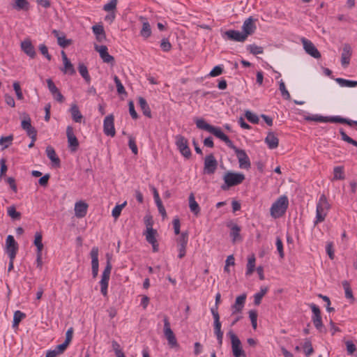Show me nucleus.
Returning <instances> with one entry per match:
<instances>
[{
  "label": "nucleus",
  "mask_w": 357,
  "mask_h": 357,
  "mask_svg": "<svg viewBox=\"0 0 357 357\" xmlns=\"http://www.w3.org/2000/svg\"><path fill=\"white\" fill-rule=\"evenodd\" d=\"M333 174V180H344L345 178L344 167L342 166L335 167Z\"/></svg>",
  "instance_id": "nucleus-36"
},
{
  "label": "nucleus",
  "mask_w": 357,
  "mask_h": 357,
  "mask_svg": "<svg viewBox=\"0 0 357 357\" xmlns=\"http://www.w3.org/2000/svg\"><path fill=\"white\" fill-rule=\"evenodd\" d=\"M249 317L251 321L252 326L254 329H256L257 326V312L256 310L249 311Z\"/></svg>",
  "instance_id": "nucleus-54"
},
{
  "label": "nucleus",
  "mask_w": 357,
  "mask_h": 357,
  "mask_svg": "<svg viewBox=\"0 0 357 357\" xmlns=\"http://www.w3.org/2000/svg\"><path fill=\"white\" fill-rule=\"evenodd\" d=\"M88 204L82 201L77 202L75 204V215L78 218H84L87 213Z\"/></svg>",
  "instance_id": "nucleus-22"
},
{
  "label": "nucleus",
  "mask_w": 357,
  "mask_h": 357,
  "mask_svg": "<svg viewBox=\"0 0 357 357\" xmlns=\"http://www.w3.org/2000/svg\"><path fill=\"white\" fill-rule=\"evenodd\" d=\"M255 268V255H252L248 258V261L247 264L246 275H250L254 272Z\"/></svg>",
  "instance_id": "nucleus-43"
},
{
  "label": "nucleus",
  "mask_w": 357,
  "mask_h": 357,
  "mask_svg": "<svg viewBox=\"0 0 357 357\" xmlns=\"http://www.w3.org/2000/svg\"><path fill=\"white\" fill-rule=\"evenodd\" d=\"M138 102L144 115L149 118H151L152 116L151 109L146 100L142 97H139Z\"/></svg>",
  "instance_id": "nucleus-31"
},
{
  "label": "nucleus",
  "mask_w": 357,
  "mask_h": 357,
  "mask_svg": "<svg viewBox=\"0 0 357 357\" xmlns=\"http://www.w3.org/2000/svg\"><path fill=\"white\" fill-rule=\"evenodd\" d=\"M94 49L99 52L100 56L104 63H111L112 65L114 63V58L108 53L107 46L95 45Z\"/></svg>",
  "instance_id": "nucleus-14"
},
{
  "label": "nucleus",
  "mask_w": 357,
  "mask_h": 357,
  "mask_svg": "<svg viewBox=\"0 0 357 357\" xmlns=\"http://www.w3.org/2000/svg\"><path fill=\"white\" fill-rule=\"evenodd\" d=\"M112 268V266L110 262V258L107 257V264H106V266L102 272L101 280L100 281V291H101V294L105 296H107V294L108 282H109Z\"/></svg>",
  "instance_id": "nucleus-7"
},
{
  "label": "nucleus",
  "mask_w": 357,
  "mask_h": 357,
  "mask_svg": "<svg viewBox=\"0 0 357 357\" xmlns=\"http://www.w3.org/2000/svg\"><path fill=\"white\" fill-rule=\"evenodd\" d=\"M91 269L93 278H96L98 274V248L93 247L91 250Z\"/></svg>",
  "instance_id": "nucleus-17"
},
{
  "label": "nucleus",
  "mask_w": 357,
  "mask_h": 357,
  "mask_svg": "<svg viewBox=\"0 0 357 357\" xmlns=\"http://www.w3.org/2000/svg\"><path fill=\"white\" fill-rule=\"evenodd\" d=\"M247 49L250 51V52L254 55L263 54L264 50L262 47L257 46L255 44L250 45L248 46Z\"/></svg>",
  "instance_id": "nucleus-49"
},
{
  "label": "nucleus",
  "mask_w": 357,
  "mask_h": 357,
  "mask_svg": "<svg viewBox=\"0 0 357 357\" xmlns=\"http://www.w3.org/2000/svg\"><path fill=\"white\" fill-rule=\"evenodd\" d=\"M224 142L235 152L238 160L239 167L243 169H248L251 166V163L245 151L237 148L228 137L227 139H226Z\"/></svg>",
  "instance_id": "nucleus-2"
},
{
  "label": "nucleus",
  "mask_w": 357,
  "mask_h": 357,
  "mask_svg": "<svg viewBox=\"0 0 357 357\" xmlns=\"http://www.w3.org/2000/svg\"><path fill=\"white\" fill-rule=\"evenodd\" d=\"M47 156L53 162L54 165L59 167H60V159L57 157L55 150L53 147L49 146L46 148Z\"/></svg>",
  "instance_id": "nucleus-28"
},
{
  "label": "nucleus",
  "mask_w": 357,
  "mask_h": 357,
  "mask_svg": "<svg viewBox=\"0 0 357 357\" xmlns=\"http://www.w3.org/2000/svg\"><path fill=\"white\" fill-rule=\"evenodd\" d=\"M218 167V161L213 154L211 153L204 158V172L206 174H213Z\"/></svg>",
  "instance_id": "nucleus-9"
},
{
  "label": "nucleus",
  "mask_w": 357,
  "mask_h": 357,
  "mask_svg": "<svg viewBox=\"0 0 357 357\" xmlns=\"http://www.w3.org/2000/svg\"><path fill=\"white\" fill-rule=\"evenodd\" d=\"M342 286L344 289L345 297L347 298L354 300V298L352 290H351V288L350 287V284H349V282L347 280H344L342 282Z\"/></svg>",
  "instance_id": "nucleus-45"
},
{
  "label": "nucleus",
  "mask_w": 357,
  "mask_h": 357,
  "mask_svg": "<svg viewBox=\"0 0 357 357\" xmlns=\"http://www.w3.org/2000/svg\"><path fill=\"white\" fill-rule=\"evenodd\" d=\"M114 122V117L113 114H109L105 118L103 121V131L107 136H115L116 131Z\"/></svg>",
  "instance_id": "nucleus-11"
},
{
  "label": "nucleus",
  "mask_w": 357,
  "mask_h": 357,
  "mask_svg": "<svg viewBox=\"0 0 357 357\" xmlns=\"http://www.w3.org/2000/svg\"><path fill=\"white\" fill-rule=\"evenodd\" d=\"M241 227L236 224H232L231 226L230 236L232 238L233 243L237 241H241V237L240 235Z\"/></svg>",
  "instance_id": "nucleus-33"
},
{
  "label": "nucleus",
  "mask_w": 357,
  "mask_h": 357,
  "mask_svg": "<svg viewBox=\"0 0 357 357\" xmlns=\"http://www.w3.org/2000/svg\"><path fill=\"white\" fill-rule=\"evenodd\" d=\"M13 89L15 91L17 98L18 100H22L24 98L23 93L22 92V89L20 87V84L18 82H15L13 83Z\"/></svg>",
  "instance_id": "nucleus-58"
},
{
  "label": "nucleus",
  "mask_w": 357,
  "mask_h": 357,
  "mask_svg": "<svg viewBox=\"0 0 357 357\" xmlns=\"http://www.w3.org/2000/svg\"><path fill=\"white\" fill-rule=\"evenodd\" d=\"M112 348L115 352L116 357H126L124 353L120 349L119 344L115 340L112 341Z\"/></svg>",
  "instance_id": "nucleus-55"
},
{
  "label": "nucleus",
  "mask_w": 357,
  "mask_h": 357,
  "mask_svg": "<svg viewBox=\"0 0 357 357\" xmlns=\"http://www.w3.org/2000/svg\"><path fill=\"white\" fill-rule=\"evenodd\" d=\"M157 234V231L153 228H149V230H146V240L149 243H154L155 241H157L155 235Z\"/></svg>",
  "instance_id": "nucleus-39"
},
{
  "label": "nucleus",
  "mask_w": 357,
  "mask_h": 357,
  "mask_svg": "<svg viewBox=\"0 0 357 357\" xmlns=\"http://www.w3.org/2000/svg\"><path fill=\"white\" fill-rule=\"evenodd\" d=\"M246 299V294H243L236 298L235 303L232 305V314L241 312Z\"/></svg>",
  "instance_id": "nucleus-24"
},
{
  "label": "nucleus",
  "mask_w": 357,
  "mask_h": 357,
  "mask_svg": "<svg viewBox=\"0 0 357 357\" xmlns=\"http://www.w3.org/2000/svg\"><path fill=\"white\" fill-rule=\"evenodd\" d=\"M224 183L221 185L222 190H227L231 187L238 185L245 180L243 173L227 172L223 176Z\"/></svg>",
  "instance_id": "nucleus-1"
},
{
  "label": "nucleus",
  "mask_w": 357,
  "mask_h": 357,
  "mask_svg": "<svg viewBox=\"0 0 357 357\" xmlns=\"http://www.w3.org/2000/svg\"><path fill=\"white\" fill-rule=\"evenodd\" d=\"M195 123L199 129L208 131L222 141L224 142L226 139H227V136L222 131L220 128L210 125L204 119H197L195 121Z\"/></svg>",
  "instance_id": "nucleus-4"
},
{
  "label": "nucleus",
  "mask_w": 357,
  "mask_h": 357,
  "mask_svg": "<svg viewBox=\"0 0 357 357\" xmlns=\"http://www.w3.org/2000/svg\"><path fill=\"white\" fill-rule=\"evenodd\" d=\"M339 132H340V134L341 135L342 139L343 141L357 147V141H356V140L353 139L352 138H351L350 137H349L342 128H340Z\"/></svg>",
  "instance_id": "nucleus-48"
},
{
  "label": "nucleus",
  "mask_w": 357,
  "mask_h": 357,
  "mask_svg": "<svg viewBox=\"0 0 357 357\" xmlns=\"http://www.w3.org/2000/svg\"><path fill=\"white\" fill-rule=\"evenodd\" d=\"M312 321L315 328L319 331H321L323 328L321 316H312Z\"/></svg>",
  "instance_id": "nucleus-57"
},
{
  "label": "nucleus",
  "mask_w": 357,
  "mask_h": 357,
  "mask_svg": "<svg viewBox=\"0 0 357 357\" xmlns=\"http://www.w3.org/2000/svg\"><path fill=\"white\" fill-rule=\"evenodd\" d=\"M256 21L257 20L254 19L252 17H250L244 21L242 30L243 33L246 34L247 38L248 36L255 33L257 28L255 23Z\"/></svg>",
  "instance_id": "nucleus-18"
},
{
  "label": "nucleus",
  "mask_w": 357,
  "mask_h": 357,
  "mask_svg": "<svg viewBox=\"0 0 357 357\" xmlns=\"http://www.w3.org/2000/svg\"><path fill=\"white\" fill-rule=\"evenodd\" d=\"M70 112L73 120L76 123H81L83 119V116L81 114L78 106L76 104H73L70 107Z\"/></svg>",
  "instance_id": "nucleus-30"
},
{
  "label": "nucleus",
  "mask_w": 357,
  "mask_h": 357,
  "mask_svg": "<svg viewBox=\"0 0 357 357\" xmlns=\"http://www.w3.org/2000/svg\"><path fill=\"white\" fill-rule=\"evenodd\" d=\"M351 56V48L350 45L346 43L343 46L341 55V63L343 67H347L349 64L350 57Z\"/></svg>",
  "instance_id": "nucleus-23"
},
{
  "label": "nucleus",
  "mask_w": 357,
  "mask_h": 357,
  "mask_svg": "<svg viewBox=\"0 0 357 357\" xmlns=\"http://www.w3.org/2000/svg\"><path fill=\"white\" fill-rule=\"evenodd\" d=\"M64 68L62 69L64 73H69L70 75H74L75 73V70L73 67V65L71 63L70 61L66 60L63 61Z\"/></svg>",
  "instance_id": "nucleus-46"
},
{
  "label": "nucleus",
  "mask_w": 357,
  "mask_h": 357,
  "mask_svg": "<svg viewBox=\"0 0 357 357\" xmlns=\"http://www.w3.org/2000/svg\"><path fill=\"white\" fill-rule=\"evenodd\" d=\"M214 334L215 335L218 340V343L220 347L222 345V340H223V332L221 329V322L220 319L214 321Z\"/></svg>",
  "instance_id": "nucleus-29"
},
{
  "label": "nucleus",
  "mask_w": 357,
  "mask_h": 357,
  "mask_svg": "<svg viewBox=\"0 0 357 357\" xmlns=\"http://www.w3.org/2000/svg\"><path fill=\"white\" fill-rule=\"evenodd\" d=\"M155 202L158 208L159 213L162 215L163 218L166 217L167 213L164 206L162 205L160 198L155 199Z\"/></svg>",
  "instance_id": "nucleus-59"
},
{
  "label": "nucleus",
  "mask_w": 357,
  "mask_h": 357,
  "mask_svg": "<svg viewBox=\"0 0 357 357\" xmlns=\"http://www.w3.org/2000/svg\"><path fill=\"white\" fill-rule=\"evenodd\" d=\"M225 36H227V39L237 42H244L247 39L246 34L232 29L226 31Z\"/></svg>",
  "instance_id": "nucleus-19"
},
{
  "label": "nucleus",
  "mask_w": 357,
  "mask_h": 357,
  "mask_svg": "<svg viewBox=\"0 0 357 357\" xmlns=\"http://www.w3.org/2000/svg\"><path fill=\"white\" fill-rule=\"evenodd\" d=\"M301 42L307 54L315 59H319L321 57V53L310 40L302 38Z\"/></svg>",
  "instance_id": "nucleus-12"
},
{
  "label": "nucleus",
  "mask_w": 357,
  "mask_h": 357,
  "mask_svg": "<svg viewBox=\"0 0 357 357\" xmlns=\"http://www.w3.org/2000/svg\"><path fill=\"white\" fill-rule=\"evenodd\" d=\"M13 140V136L12 135L6 137H1L0 138V145H3V149H6L11 144Z\"/></svg>",
  "instance_id": "nucleus-51"
},
{
  "label": "nucleus",
  "mask_w": 357,
  "mask_h": 357,
  "mask_svg": "<svg viewBox=\"0 0 357 357\" xmlns=\"http://www.w3.org/2000/svg\"><path fill=\"white\" fill-rule=\"evenodd\" d=\"M330 207L326 197L324 194L321 195L317 204L315 224L324 221Z\"/></svg>",
  "instance_id": "nucleus-5"
},
{
  "label": "nucleus",
  "mask_w": 357,
  "mask_h": 357,
  "mask_svg": "<svg viewBox=\"0 0 357 357\" xmlns=\"http://www.w3.org/2000/svg\"><path fill=\"white\" fill-rule=\"evenodd\" d=\"M304 353L306 356H310L314 353V349L312 342L309 339H305L303 345Z\"/></svg>",
  "instance_id": "nucleus-41"
},
{
  "label": "nucleus",
  "mask_w": 357,
  "mask_h": 357,
  "mask_svg": "<svg viewBox=\"0 0 357 357\" xmlns=\"http://www.w3.org/2000/svg\"><path fill=\"white\" fill-rule=\"evenodd\" d=\"M265 142L269 149H274L278 146L279 139L273 132H270L265 138Z\"/></svg>",
  "instance_id": "nucleus-27"
},
{
  "label": "nucleus",
  "mask_w": 357,
  "mask_h": 357,
  "mask_svg": "<svg viewBox=\"0 0 357 357\" xmlns=\"http://www.w3.org/2000/svg\"><path fill=\"white\" fill-rule=\"evenodd\" d=\"M335 81L341 86L345 87H355L357 86V81H351L343 78H337Z\"/></svg>",
  "instance_id": "nucleus-38"
},
{
  "label": "nucleus",
  "mask_w": 357,
  "mask_h": 357,
  "mask_svg": "<svg viewBox=\"0 0 357 357\" xmlns=\"http://www.w3.org/2000/svg\"><path fill=\"white\" fill-rule=\"evenodd\" d=\"M18 10H29V2L26 0H15V6H13Z\"/></svg>",
  "instance_id": "nucleus-44"
},
{
  "label": "nucleus",
  "mask_w": 357,
  "mask_h": 357,
  "mask_svg": "<svg viewBox=\"0 0 357 357\" xmlns=\"http://www.w3.org/2000/svg\"><path fill=\"white\" fill-rule=\"evenodd\" d=\"M160 47L164 52H169L172 49V45L167 38L161 40Z\"/></svg>",
  "instance_id": "nucleus-64"
},
{
  "label": "nucleus",
  "mask_w": 357,
  "mask_h": 357,
  "mask_svg": "<svg viewBox=\"0 0 357 357\" xmlns=\"http://www.w3.org/2000/svg\"><path fill=\"white\" fill-rule=\"evenodd\" d=\"M26 317L24 312L17 310L14 313L13 327H17L20 322Z\"/></svg>",
  "instance_id": "nucleus-40"
},
{
  "label": "nucleus",
  "mask_w": 357,
  "mask_h": 357,
  "mask_svg": "<svg viewBox=\"0 0 357 357\" xmlns=\"http://www.w3.org/2000/svg\"><path fill=\"white\" fill-rule=\"evenodd\" d=\"M128 146L135 155L138 153L137 146L136 145L135 139L132 136H129Z\"/></svg>",
  "instance_id": "nucleus-63"
},
{
  "label": "nucleus",
  "mask_w": 357,
  "mask_h": 357,
  "mask_svg": "<svg viewBox=\"0 0 357 357\" xmlns=\"http://www.w3.org/2000/svg\"><path fill=\"white\" fill-rule=\"evenodd\" d=\"M92 30L98 42L102 43L106 40L105 31L102 24H96L93 26Z\"/></svg>",
  "instance_id": "nucleus-25"
},
{
  "label": "nucleus",
  "mask_w": 357,
  "mask_h": 357,
  "mask_svg": "<svg viewBox=\"0 0 357 357\" xmlns=\"http://www.w3.org/2000/svg\"><path fill=\"white\" fill-rule=\"evenodd\" d=\"M338 116H322L319 115L306 116L304 117L305 120L308 121H317V122H331L337 123L335 119H337Z\"/></svg>",
  "instance_id": "nucleus-21"
},
{
  "label": "nucleus",
  "mask_w": 357,
  "mask_h": 357,
  "mask_svg": "<svg viewBox=\"0 0 357 357\" xmlns=\"http://www.w3.org/2000/svg\"><path fill=\"white\" fill-rule=\"evenodd\" d=\"M268 287H262L260 289L259 292L257 293L254 296V303L256 305H259L261 303L263 296L267 293Z\"/></svg>",
  "instance_id": "nucleus-37"
},
{
  "label": "nucleus",
  "mask_w": 357,
  "mask_h": 357,
  "mask_svg": "<svg viewBox=\"0 0 357 357\" xmlns=\"http://www.w3.org/2000/svg\"><path fill=\"white\" fill-rule=\"evenodd\" d=\"M164 334L165 337L167 338L169 344L172 347L177 346V341L174 333L170 328V323L167 316L164 317Z\"/></svg>",
  "instance_id": "nucleus-10"
},
{
  "label": "nucleus",
  "mask_w": 357,
  "mask_h": 357,
  "mask_svg": "<svg viewBox=\"0 0 357 357\" xmlns=\"http://www.w3.org/2000/svg\"><path fill=\"white\" fill-rule=\"evenodd\" d=\"M78 71L82 77L85 79L87 83L91 81V77L88 72L87 67L82 63H80L78 66Z\"/></svg>",
  "instance_id": "nucleus-35"
},
{
  "label": "nucleus",
  "mask_w": 357,
  "mask_h": 357,
  "mask_svg": "<svg viewBox=\"0 0 357 357\" xmlns=\"http://www.w3.org/2000/svg\"><path fill=\"white\" fill-rule=\"evenodd\" d=\"M335 120L337 121V123L347 124L350 126H352L354 125H357V121H353L351 119H345V118L341 117L340 116H338L337 119H335Z\"/></svg>",
  "instance_id": "nucleus-62"
},
{
  "label": "nucleus",
  "mask_w": 357,
  "mask_h": 357,
  "mask_svg": "<svg viewBox=\"0 0 357 357\" xmlns=\"http://www.w3.org/2000/svg\"><path fill=\"white\" fill-rule=\"evenodd\" d=\"M140 34L142 37L147 38L151 35V29L148 22H144L142 24V29L140 31Z\"/></svg>",
  "instance_id": "nucleus-42"
},
{
  "label": "nucleus",
  "mask_w": 357,
  "mask_h": 357,
  "mask_svg": "<svg viewBox=\"0 0 357 357\" xmlns=\"http://www.w3.org/2000/svg\"><path fill=\"white\" fill-rule=\"evenodd\" d=\"M127 202H124L121 204L116 205L112 210V215L115 218L117 219L121 213L122 209L126 206Z\"/></svg>",
  "instance_id": "nucleus-47"
},
{
  "label": "nucleus",
  "mask_w": 357,
  "mask_h": 357,
  "mask_svg": "<svg viewBox=\"0 0 357 357\" xmlns=\"http://www.w3.org/2000/svg\"><path fill=\"white\" fill-rule=\"evenodd\" d=\"M22 50L30 58L33 59L36 52L30 40L26 39L21 43Z\"/></svg>",
  "instance_id": "nucleus-20"
},
{
  "label": "nucleus",
  "mask_w": 357,
  "mask_h": 357,
  "mask_svg": "<svg viewBox=\"0 0 357 357\" xmlns=\"http://www.w3.org/2000/svg\"><path fill=\"white\" fill-rule=\"evenodd\" d=\"M114 81L116 84L118 93L119 94H126V91L125 90L123 85L122 84L121 80L119 79V77L116 75H114Z\"/></svg>",
  "instance_id": "nucleus-52"
},
{
  "label": "nucleus",
  "mask_w": 357,
  "mask_h": 357,
  "mask_svg": "<svg viewBox=\"0 0 357 357\" xmlns=\"http://www.w3.org/2000/svg\"><path fill=\"white\" fill-rule=\"evenodd\" d=\"M42 239H43L42 233L40 231L36 232L33 244L36 247L37 252H42L43 248H44L43 242H42Z\"/></svg>",
  "instance_id": "nucleus-34"
},
{
  "label": "nucleus",
  "mask_w": 357,
  "mask_h": 357,
  "mask_svg": "<svg viewBox=\"0 0 357 357\" xmlns=\"http://www.w3.org/2000/svg\"><path fill=\"white\" fill-rule=\"evenodd\" d=\"M188 241V236L187 232L181 233L180 237L177 239L178 258L182 259L185 257L186 253V246Z\"/></svg>",
  "instance_id": "nucleus-15"
},
{
  "label": "nucleus",
  "mask_w": 357,
  "mask_h": 357,
  "mask_svg": "<svg viewBox=\"0 0 357 357\" xmlns=\"http://www.w3.org/2000/svg\"><path fill=\"white\" fill-rule=\"evenodd\" d=\"M6 244V252L9 256V258H15L18 245L12 235H8L7 236Z\"/></svg>",
  "instance_id": "nucleus-16"
},
{
  "label": "nucleus",
  "mask_w": 357,
  "mask_h": 357,
  "mask_svg": "<svg viewBox=\"0 0 357 357\" xmlns=\"http://www.w3.org/2000/svg\"><path fill=\"white\" fill-rule=\"evenodd\" d=\"M245 116L246 119L252 123H258L259 122V117L251 112L250 111L248 110L245 112Z\"/></svg>",
  "instance_id": "nucleus-56"
},
{
  "label": "nucleus",
  "mask_w": 357,
  "mask_h": 357,
  "mask_svg": "<svg viewBox=\"0 0 357 357\" xmlns=\"http://www.w3.org/2000/svg\"><path fill=\"white\" fill-rule=\"evenodd\" d=\"M8 215L14 220H18L21 217V213L16 211L15 206H11L8 208Z\"/></svg>",
  "instance_id": "nucleus-50"
},
{
  "label": "nucleus",
  "mask_w": 357,
  "mask_h": 357,
  "mask_svg": "<svg viewBox=\"0 0 357 357\" xmlns=\"http://www.w3.org/2000/svg\"><path fill=\"white\" fill-rule=\"evenodd\" d=\"M118 0H110V1L103 6V10L105 11H112L116 9Z\"/></svg>",
  "instance_id": "nucleus-61"
},
{
  "label": "nucleus",
  "mask_w": 357,
  "mask_h": 357,
  "mask_svg": "<svg viewBox=\"0 0 357 357\" xmlns=\"http://www.w3.org/2000/svg\"><path fill=\"white\" fill-rule=\"evenodd\" d=\"M175 139L176 146H177L181 155L188 159L190 158L192 153L188 146V139L181 135H176Z\"/></svg>",
  "instance_id": "nucleus-8"
},
{
  "label": "nucleus",
  "mask_w": 357,
  "mask_h": 357,
  "mask_svg": "<svg viewBox=\"0 0 357 357\" xmlns=\"http://www.w3.org/2000/svg\"><path fill=\"white\" fill-rule=\"evenodd\" d=\"M289 206V201L287 197L282 195L271 206L270 212L271 215L274 218H278L282 216Z\"/></svg>",
  "instance_id": "nucleus-3"
},
{
  "label": "nucleus",
  "mask_w": 357,
  "mask_h": 357,
  "mask_svg": "<svg viewBox=\"0 0 357 357\" xmlns=\"http://www.w3.org/2000/svg\"><path fill=\"white\" fill-rule=\"evenodd\" d=\"M279 89L281 91V94L284 99L290 100L291 96L289 91L287 90L285 84L282 80L280 82Z\"/></svg>",
  "instance_id": "nucleus-53"
},
{
  "label": "nucleus",
  "mask_w": 357,
  "mask_h": 357,
  "mask_svg": "<svg viewBox=\"0 0 357 357\" xmlns=\"http://www.w3.org/2000/svg\"><path fill=\"white\" fill-rule=\"evenodd\" d=\"M66 136L68 139V147L70 151L74 152L76 151L79 146V142L77 138L74 134L73 128L68 126L66 128Z\"/></svg>",
  "instance_id": "nucleus-13"
},
{
  "label": "nucleus",
  "mask_w": 357,
  "mask_h": 357,
  "mask_svg": "<svg viewBox=\"0 0 357 357\" xmlns=\"http://www.w3.org/2000/svg\"><path fill=\"white\" fill-rule=\"evenodd\" d=\"M227 335L231 340V351L234 357H247L243 349L241 342L232 329H230Z\"/></svg>",
  "instance_id": "nucleus-6"
},
{
  "label": "nucleus",
  "mask_w": 357,
  "mask_h": 357,
  "mask_svg": "<svg viewBox=\"0 0 357 357\" xmlns=\"http://www.w3.org/2000/svg\"><path fill=\"white\" fill-rule=\"evenodd\" d=\"M189 207L191 212H192L195 215H198L200 213V207L195 201L193 193H191L189 196Z\"/></svg>",
  "instance_id": "nucleus-32"
},
{
  "label": "nucleus",
  "mask_w": 357,
  "mask_h": 357,
  "mask_svg": "<svg viewBox=\"0 0 357 357\" xmlns=\"http://www.w3.org/2000/svg\"><path fill=\"white\" fill-rule=\"evenodd\" d=\"M347 347V351L349 355H354L356 351V347L354 342L351 340H348L345 342Z\"/></svg>",
  "instance_id": "nucleus-60"
},
{
  "label": "nucleus",
  "mask_w": 357,
  "mask_h": 357,
  "mask_svg": "<svg viewBox=\"0 0 357 357\" xmlns=\"http://www.w3.org/2000/svg\"><path fill=\"white\" fill-rule=\"evenodd\" d=\"M52 33L54 34V36L57 39V43H58V45L63 47V48H65L66 47H68V45H71L72 44V40L70 39H66V36L64 35L63 36H60L59 35V31L56 30V29H54L52 31Z\"/></svg>",
  "instance_id": "nucleus-26"
}]
</instances>
